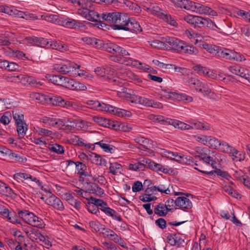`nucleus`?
<instances>
[{
  "instance_id": "obj_50",
  "label": "nucleus",
  "mask_w": 250,
  "mask_h": 250,
  "mask_svg": "<svg viewBox=\"0 0 250 250\" xmlns=\"http://www.w3.org/2000/svg\"><path fill=\"white\" fill-rule=\"evenodd\" d=\"M100 208L102 211L104 212L106 215H109L111 217H113V215L116 213V211L114 209H113L108 207V205H107V204L106 202L105 206L102 205L101 208Z\"/></svg>"
},
{
  "instance_id": "obj_3",
  "label": "nucleus",
  "mask_w": 250,
  "mask_h": 250,
  "mask_svg": "<svg viewBox=\"0 0 250 250\" xmlns=\"http://www.w3.org/2000/svg\"><path fill=\"white\" fill-rule=\"evenodd\" d=\"M80 66L73 62L66 61L60 64H55L53 65V69L62 74L65 75L73 72L77 68L79 69Z\"/></svg>"
},
{
  "instance_id": "obj_62",
  "label": "nucleus",
  "mask_w": 250,
  "mask_h": 250,
  "mask_svg": "<svg viewBox=\"0 0 250 250\" xmlns=\"http://www.w3.org/2000/svg\"><path fill=\"white\" fill-rule=\"evenodd\" d=\"M203 47L210 53H216L219 49L218 47L215 46V47H212L207 43L203 44Z\"/></svg>"
},
{
  "instance_id": "obj_57",
  "label": "nucleus",
  "mask_w": 250,
  "mask_h": 250,
  "mask_svg": "<svg viewBox=\"0 0 250 250\" xmlns=\"http://www.w3.org/2000/svg\"><path fill=\"white\" fill-rule=\"evenodd\" d=\"M204 20H205V18L200 16H195L194 27H204Z\"/></svg>"
},
{
  "instance_id": "obj_21",
  "label": "nucleus",
  "mask_w": 250,
  "mask_h": 250,
  "mask_svg": "<svg viewBox=\"0 0 250 250\" xmlns=\"http://www.w3.org/2000/svg\"><path fill=\"white\" fill-rule=\"evenodd\" d=\"M107 80L108 82L113 86V88L115 89L117 88L118 87L122 86L123 83L122 80L113 73L107 76Z\"/></svg>"
},
{
  "instance_id": "obj_7",
  "label": "nucleus",
  "mask_w": 250,
  "mask_h": 250,
  "mask_svg": "<svg viewBox=\"0 0 250 250\" xmlns=\"http://www.w3.org/2000/svg\"><path fill=\"white\" fill-rule=\"evenodd\" d=\"M64 87L72 90H85L86 89V87L83 83L68 77Z\"/></svg>"
},
{
  "instance_id": "obj_15",
  "label": "nucleus",
  "mask_w": 250,
  "mask_h": 250,
  "mask_svg": "<svg viewBox=\"0 0 250 250\" xmlns=\"http://www.w3.org/2000/svg\"><path fill=\"white\" fill-rule=\"evenodd\" d=\"M120 13L118 12H106L102 14V18L108 23L115 24L116 23L118 18L120 16Z\"/></svg>"
},
{
  "instance_id": "obj_30",
  "label": "nucleus",
  "mask_w": 250,
  "mask_h": 250,
  "mask_svg": "<svg viewBox=\"0 0 250 250\" xmlns=\"http://www.w3.org/2000/svg\"><path fill=\"white\" fill-rule=\"evenodd\" d=\"M91 157L94 164L102 166H105L107 164L106 160L98 154L92 153Z\"/></svg>"
},
{
  "instance_id": "obj_35",
  "label": "nucleus",
  "mask_w": 250,
  "mask_h": 250,
  "mask_svg": "<svg viewBox=\"0 0 250 250\" xmlns=\"http://www.w3.org/2000/svg\"><path fill=\"white\" fill-rule=\"evenodd\" d=\"M47 147L49 150L58 154H63L64 151L63 147L61 145L57 144L49 145Z\"/></svg>"
},
{
  "instance_id": "obj_60",
  "label": "nucleus",
  "mask_w": 250,
  "mask_h": 250,
  "mask_svg": "<svg viewBox=\"0 0 250 250\" xmlns=\"http://www.w3.org/2000/svg\"><path fill=\"white\" fill-rule=\"evenodd\" d=\"M141 164V168L143 170L145 169L146 167H148L149 168V165L151 163L152 161H151L148 158H142L140 159Z\"/></svg>"
},
{
  "instance_id": "obj_54",
  "label": "nucleus",
  "mask_w": 250,
  "mask_h": 250,
  "mask_svg": "<svg viewBox=\"0 0 250 250\" xmlns=\"http://www.w3.org/2000/svg\"><path fill=\"white\" fill-rule=\"evenodd\" d=\"M147 10H149L153 14H155L158 16H161L162 17L164 16V15L162 12V10L157 5L151 6L150 7L147 8Z\"/></svg>"
},
{
  "instance_id": "obj_61",
  "label": "nucleus",
  "mask_w": 250,
  "mask_h": 250,
  "mask_svg": "<svg viewBox=\"0 0 250 250\" xmlns=\"http://www.w3.org/2000/svg\"><path fill=\"white\" fill-rule=\"evenodd\" d=\"M103 225L98 222L90 221L89 222L90 227L97 232L101 231V229Z\"/></svg>"
},
{
  "instance_id": "obj_44",
  "label": "nucleus",
  "mask_w": 250,
  "mask_h": 250,
  "mask_svg": "<svg viewBox=\"0 0 250 250\" xmlns=\"http://www.w3.org/2000/svg\"><path fill=\"white\" fill-rule=\"evenodd\" d=\"M195 71L200 75H205L209 76V69L206 67L201 66L200 65H196L193 67Z\"/></svg>"
},
{
  "instance_id": "obj_46",
  "label": "nucleus",
  "mask_w": 250,
  "mask_h": 250,
  "mask_svg": "<svg viewBox=\"0 0 250 250\" xmlns=\"http://www.w3.org/2000/svg\"><path fill=\"white\" fill-rule=\"evenodd\" d=\"M214 173H216L218 176H219L222 178H225L228 180H229V179L230 178V175L227 172L222 171L220 169H217L216 170L210 171H209V173H208L209 175H212Z\"/></svg>"
},
{
  "instance_id": "obj_39",
  "label": "nucleus",
  "mask_w": 250,
  "mask_h": 250,
  "mask_svg": "<svg viewBox=\"0 0 250 250\" xmlns=\"http://www.w3.org/2000/svg\"><path fill=\"white\" fill-rule=\"evenodd\" d=\"M95 144L100 146V147L102 148L105 152H110L112 153L114 152L115 149V146L112 145L104 143L103 141L96 143Z\"/></svg>"
},
{
  "instance_id": "obj_34",
  "label": "nucleus",
  "mask_w": 250,
  "mask_h": 250,
  "mask_svg": "<svg viewBox=\"0 0 250 250\" xmlns=\"http://www.w3.org/2000/svg\"><path fill=\"white\" fill-rule=\"evenodd\" d=\"M17 125V131L18 134L20 138H23L25 135L27 130V125L25 122Z\"/></svg>"
},
{
  "instance_id": "obj_6",
  "label": "nucleus",
  "mask_w": 250,
  "mask_h": 250,
  "mask_svg": "<svg viewBox=\"0 0 250 250\" xmlns=\"http://www.w3.org/2000/svg\"><path fill=\"white\" fill-rule=\"evenodd\" d=\"M54 124L58 125L61 128L67 130H72L76 125L74 120L69 118L59 119L57 122H55Z\"/></svg>"
},
{
  "instance_id": "obj_45",
  "label": "nucleus",
  "mask_w": 250,
  "mask_h": 250,
  "mask_svg": "<svg viewBox=\"0 0 250 250\" xmlns=\"http://www.w3.org/2000/svg\"><path fill=\"white\" fill-rule=\"evenodd\" d=\"M162 40H163L165 43L168 44L170 45L169 47L173 49L174 46H175L179 40L173 37H166L163 38Z\"/></svg>"
},
{
  "instance_id": "obj_41",
  "label": "nucleus",
  "mask_w": 250,
  "mask_h": 250,
  "mask_svg": "<svg viewBox=\"0 0 250 250\" xmlns=\"http://www.w3.org/2000/svg\"><path fill=\"white\" fill-rule=\"evenodd\" d=\"M193 127L194 129L208 130L210 129L211 126L208 123L196 122L193 123Z\"/></svg>"
},
{
  "instance_id": "obj_10",
  "label": "nucleus",
  "mask_w": 250,
  "mask_h": 250,
  "mask_svg": "<svg viewBox=\"0 0 250 250\" xmlns=\"http://www.w3.org/2000/svg\"><path fill=\"white\" fill-rule=\"evenodd\" d=\"M0 214L12 223L21 224L20 220L17 218V215L14 212H10L9 210L4 206L0 210Z\"/></svg>"
},
{
  "instance_id": "obj_52",
  "label": "nucleus",
  "mask_w": 250,
  "mask_h": 250,
  "mask_svg": "<svg viewBox=\"0 0 250 250\" xmlns=\"http://www.w3.org/2000/svg\"><path fill=\"white\" fill-rule=\"evenodd\" d=\"M185 3H186V4H185V9L195 12V10L196 9V4H197V3H196L194 1H191V0H186V1H185Z\"/></svg>"
},
{
  "instance_id": "obj_2",
  "label": "nucleus",
  "mask_w": 250,
  "mask_h": 250,
  "mask_svg": "<svg viewBox=\"0 0 250 250\" xmlns=\"http://www.w3.org/2000/svg\"><path fill=\"white\" fill-rule=\"evenodd\" d=\"M213 153L208 148H203L198 149L197 151V154L195 155V157L199 159L204 163L208 165H210L213 168H216V162L213 158L211 156Z\"/></svg>"
},
{
  "instance_id": "obj_31",
  "label": "nucleus",
  "mask_w": 250,
  "mask_h": 250,
  "mask_svg": "<svg viewBox=\"0 0 250 250\" xmlns=\"http://www.w3.org/2000/svg\"><path fill=\"white\" fill-rule=\"evenodd\" d=\"M149 168L153 170L161 171L165 173H167L169 172V169L167 167L164 168L161 165L156 163L153 161H152L151 163L149 165Z\"/></svg>"
},
{
  "instance_id": "obj_49",
  "label": "nucleus",
  "mask_w": 250,
  "mask_h": 250,
  "mask_svg": "<svg viewBox=\"0 0 250 250\" xmlns=\"http://www.w3.org/2000/svg\"><path fill=\"white\" fill-rule=\"evenodd\" d=\"M198 49L194 46L188 45L186 43L184 49L182 53H187L190 55H195L198 53Z\"/></svg>"
},
{
  "instance_id": "obj_12",
  "label": "nucleus",
  "mask_w": 250,
  "mask_h": 250,
  "mask_svg": "<svg viewBox=\"0 0 250 250\" xmlns=\"http://www.w3.org/2000/svg\"><path fill=\"white\" fill-rule=\"evenodd\" d=\"M176 206L180 208L185 210L190 209L192 207V204L190 200L185 197H178L176 199Z\"/></svg>"
},
{
  "instance_id": "obj_32",
  "label": "nucleus",
  "mask_w": 250,
  "mask_h": 250,
  "mask_svg": "<svg viewBox=\"0 0 250 250\" xmlns=\"http://www.w3.org/2000/svg\"><path fill=\"white\" fill-rule=\"evenodd\" d=\"M153 189L155 191L157 190L162 193H165L166 194H170V191L167 186V183L166 182H163L162 184L157 186H153Z\"/></svg>"
},
{
  "instance_id": "obj_4",
  "label": "nucleus",
  "mask_w": 250,
  "mask_h": 250,
  "mask_svg": "<svg viewBox=\"0 0 250 250\" xmlns=\"http://www.w3.org/2000/svg\"><path fill=\"white\" fill-rule=\"evenodd\" d=\"M130 101L132 103L143 104L147 106H151L155 108H161L163 105L159 102H155L153 100H149L146 98L139 96L134 95L130 98Z\"/></svg>"
},
{
  "instance_id": "obj_47",
  "label": "nucleus",
  "mask_w": 250,
  "mask_h": 250,
  "mask_svg": "<svg viewBox=\"0 0 250 250\" xmlns=\"http://www.w3.org/2000/svg\"><path fill=\"white\" fill-rule=\"evenodd\" d=\"M119 62L129 66H136L137 65L138 62L139 64H142L141 62H139L137 61H133L131 58L126 57L125 56L123 57L122 61Z\"/></svg>"
},
{
  "instance_id": "obj_51",
  "label": "nucleus",
  "mask_w": 250,
  "mask_h": 250,
  "mask_svg": "<svg viewBox=\"0 0 250 250\" xmlns=\"http://www.w3.org/2000/svg\"><path fill=\"white\" fill-rule=\"evenodd\" d=\"M154 121L157 122L158 123H161L164 125H169L168 124V120H171V119H169L168 118H166L164 116L161 115H155L153 116V119Z\"/></svg>"
},
{
  "instance_id": "obj_13",
  "label": "nucleus",
  "mask_w": 250,
  "mask_h": 250,
  "mask_svg": "<svg viewBox=\"0 0 250 250\" xmlns=\"http://www.w3.org/2000/svg\"><path fill=\"white\" fill-rule=\"evenodd\" d=\"M196 5L195 12L196 13L200 14L208 15L212 16H217V12L212 10L210 8L199 3H197Z\"/></svg>"
},
{
  "instance_id": "obj_19",
  "label": "nucleus",
  "mask_w": 250,
  "mask_h": 250,
  "mask_svg": "<svg viewBox=\"0 0 250 250\" xmlns=\"http://www.w3.org/2000/svg\"><path fill=\"white\" fill-rule=\"evenodd\" d=\"M59 25L73 29H76L77 27H79L77 21L68 18L65 19L62 18L61 22L59 23Z\"/></svg>"
},
{
  "instance_id": "obj_43",
  "label": "nucleus",
  "mask_w": 250,
  "mask_h": 250,
  "mask_svg": "<svg viewBox=\"0 0 250 250\" xmlns=\"http://www.w3.org/2000/svg\"><path fill=\"white\" fill-rule=\"evenodd\" d=\"M91 204L94 205L96 207L101 208L102 205H106V202L102 199H98L92 196H90L89 198H86Z\"/></svg>"
},
{
  "instance_id": "obj_25",
  "label": "nucleus",
  "mask_w": 250,
  "mask_h": 250,
  "mask_svg": "<svg viewBox=\"0 0 250 250\" xmlns=\"http://www.w3.org/2000/svg\"><path fill=\"white\" fill-rule=\"evenodd\" d=\"M75 165L77 167L78 174H79L80 178H82V176H90V175H89L88 172L85 171V170L86 169V166L85 164L80 162H77L75 163Z\"/></svg>"
},
{
  "instance_id": "obj_16",
  "label": "nucleus",
  "mask_w": 250,
  "mask_h": 250,
  "mask_svg": "<svg viewBox=\"0 0 250 250\" xmlns=\"http://www.w3.org/2000/svg\"><path fill=\"white\" fill-rule=\"evenodd\" d=\"M123 30L129 31L132 32H140L142 31V29L135 20L130 19L129 21L126 24L125 27L123 28Z\"/></svg>"
},
{
  "instance_id": "obj_33",
  "label": "nucleus",
  "mask_w": 250,
  "mask_h": 250,
  "mask_svg": "<svg viewBox=\"0 0 250 250\" xmlns=\"http://www.w3.org/2000/svg\"><path fill=\"white\" fill-rule=\"evenodd\" d=\"M111 71V68L109 67L106 68L98 67L95 69V73L101 77H104L106 75H109Z\"/></svg>"
},
{
  "instance_id": "obj_36",
  "label": "nucleus",
  "mask_w": 250,
  "mask_h": 250,
  "mask_svg": "<svg viewBox=\"0 0 250 250\" xmlns=\"http://www.w3.org/2000/svg\"><path fill=\"white\" fill-rule=\"evenodd\" d=\"M33 217V218L32 220L30 221L31 226L39 228H42L44 227V224L43 220L42 219L35 216L34 214Z\"/></svg>"
},
{
  "instance_id": "obj_20",
  "label": "nucleus",
  "mask_w": 250,
  "mask_h": 250,
  "mask_svg": "<svg viewBox=\"0 0 250 250\" xmlns=\"http://www.w3.org/2000/svg\"><path fill=\"white\" fill-rule=\"evenodd\" d=\"M172 208L167 209L165 204L160 203L157 205L154 209V213L159 216H165L168 211H171Z\"/></svg>"
},
{
  "instance_id": "obj_48",
  "label": "nucleus",
  "mask_w": 250,
  "mask_h": 250,
  "mask_svg": "<svg viewBox=\"0 0 250 250\" xmlns=\"http://www.w3.org/2000/svg\"><path fill=\"white\" fill-rule=\"evenodd\" d=\"M30 98L37 101L39 103H42L46 100V95L39 93H33L30 94Z\"/></svg>"
},
{
  "instance_id": "obj_18",
  "label": "nucleus",
  "mask_w": 250,
  "mask_h": 250,
  "mask_svg": "<svg viewBox=\"0 0 250 250\" xmlns=\"http://www.w3.org/2000/svg\"><path fill=\"white\" fill-rule=\"evenodd\" d=\"M168 124L173 125L175 127H177L182 130H188L194 128L193 124L190 125L184 122L172 119L168 120Z\"/></svg>"
},
{
  "instance_id": "obj_58",
  "label": "nucleus",
  "mask_w": 250,
  "mask_h": 250,
  "mask_svg": "<svg viewBox=\"0 0 250 250\" xmlns=\"http://www.w3.org/2000/svg\"><path fill=\"white\" fill-rule=\"evenodd\" d=\"M186 43L179 40L178 42L176 44L175 46H174L173 49L177 50L179 52L182 53L183 50L184 49Z\"/></svg>"
},
{
  "instance_id": "obj_24",
  "label": "nucleus",
  "mask_w": 250,
  "mask_h": 250,
  "mask_svg": "<svg viewBox=\"0 0 250 250\" xmlns=\"http://www.w3.org/2000/svg\"><path fill=\"white\" fill-rule=\"evenodd\" d=\"M117 56L112 57L113 60L115 62H120L123 60V57L125 56H129L130 54L124 48L118 45Z\"/></svg>"
},
{
  "instance_id": "obj_42",
  "label": "nucleus",
  "mask_w": 250,
  "mask_h": 250,
  "mask_svg": "<svg viewBox=\"0 0 250 250\" xmlns=\"http://www.w3.org/2000/svg\"><path fill=\"white\" fill-rule=\"evenodd\" d=\"M224 191L228 193L229 195L233 197L238 198L240 197V195L238 192L235 190L232 187L229 186H225L223 187Z\"/></svg>"
},
{
  "instance_id": "obj_64",
  "label": "nucleus",
  "mask_w": 250,
  "mask_h": 250,
  "mask_svg": "<svg viewBox=\"0 0 250 250\" xmlns=\"http://www.w3.org/2000/svg\"><path fill=\"white\" fill-rule=\"evenodd\" d=\"M155 224L161 229H164L166 228L167 222L164 219L160 218L155 221Z\"/></svg>"
},
{
  "instance_id": "obj_53",
  "label": "nucleus",
  "mask_w": 250,
  "mask_h": 250,
  "mask_svg": "<svg viewBox=\"0 0 250 250\" xmlns=\"http://www.w3.org/2000/svg\"><path fill=\"white\" fill-rule=\"evenodd\" d=\"M140 199L143 202H148L155 201L157 199V197L155 196H151V194H144L140 196Z\"/></svg>"
},
{
  "instance_id": "obj_8",
  "label": "nucleus",
  "mask_w": 250,
  "mask_h": 250,
  "mask_svg": "<svg viewBox=\"0 0 250 250\" xmlns=\"http://www.w3.org/2000/svg\"><path fill=\"white\" fill-rule=\"evenodd\" d=\"M93 120L101 126L112 128L114 130H118L119 129V126H117L113 121L111 122L105 118L95 116L93 117Z\"/></svg>"
},
{
  "instance_id": "obj_38",
  "label": "nucleus",
  "mask_w": 250,
  "mask_h": 250,
  "mask_svg": "<svg viewBox=\"0 0 250 250\" xmlns=\"http://www.w3.org/2000/svg\"><path fill=\"white\" fill-rule=\"evenodd\" d=\"M114 106L106 103H100L97 110L105 111L112 114V112H114Z\"/></svg>"
},
{
  "instance_id": "obj_11",
  "label": "nucleus",
  "mask_w": 250,
  "mask_h": 250,
  "mask_svg": "<svg viewBox=\"0 0 250 250\" xmlns=\"http://www.w3.org/2000/svg\"><path fill=\"white\" fill-rule=\"evenodd\" d=\"M46 78L55 84L64 87L67 77L61 75L47 74Z\"/></svg>"
},
{
  "instance_id": "obj_14",
  "label": "nucleus",
  "mask_w": 250,
  "mask_h": 250,
  "mask_svg": "<svg viewBox=\"0 0 250 250\" xmlns=\"http://www.w3.org/2000/svg\"><path fill=\"white\" fill-rule=\"evenodd\" d=\"M50 101L55 105L68 108L72 106V103L69 101H65L61 97L53 96L50 98Z\"/></svg>"
},
{
  "instance_id": "obj_22",
  "label": "nucleus",
  "mask_w": 250,
  "mask_h": 250,
  "mask_svg": "<svg viewBox=\"0 0 250 250\" xmlns=\"http://www.w3.org/2000/svg\"><path fill=\"white\" fill-rule=\"evenodd\" d=\"M122 166L121 164L117 162L110 163L109 173L114 175H118L122 174Z\"/></svg>"
},
{
  "instance_id": "obj_1",
  "label": "nucleus",
  "mask_w": 250,
  "mask_h": 250,
  "mask_svg": "<svg viewBox=\"0 0 250 250\" xmlns=\"http://www.w3.org/2000/svg\"><path fill=\"white\" fill-rule=\"evenodd\" d=\"M80 14L88 21L95 22V23L92 24L95 26H97L100 29H102L105 26V24L100 21L99 14L94 10L88 8H83L79 10Z\"/></svg>"
},
{
  "instance_id": "obj_17",
  "label": "nucleus",
  "mask_w": 250,
  "mask_h": 250,
  "mask_svg": "<svg viewBox=\"0 0 250 250\" xmlns=\"http://www.w3.org/2000/svg\"><path fill=\"white\" fill-rule=\"evenodd\" d=\"M220 150L223 152L229 154H232V156L237 157V154L239 153V151L235 149L232 146H229L227 142L222 141L219 146Z\"/></svg>"
},
{
  "instance_id": "obj_37",
  "label": "nucleus",
  "mask_w": 250,
  "mask_h": 250,
  "mask_svg": "<svg viewBox=\"0 0 250 250\" xmlns=\"http://www.w3.org/2000/svg\"><path fill=\"white\" fill-rule=\"evenodd\" d=\"M13 116L16 125L24 123V115L21 112L17 110L13 111Z\"/></svg>"
},
{
  "instance_id": "obj_27",
  "label": "nucleus",
  "mask_w": 250,
  "mask_h": 250,
  "mask_svg": "<svg viewBox=\"0 0 250 250\" xmlns=\"http://www.w3.org/2000/svg\"><path fill=\"white\" fill-rule=\"evenodd\" d=\"M0 152L4 156H8L10 159L15 158L16 161H19L21 158L20 156H18L16 154L12 152L11 150L4 146H0Z\"/></svg>"
},
{
  "instance_id": "obj_40",
  "label": "nucleus",
  "mask_w": 250,
  "mask_h": 250,
  "mask_svg": "<svg viewBox=\"0 0 250 250\" xmlns=\"http://www.w3.org/2000/svg\"><path fill=\"white\" fill-rule=\"evenodd\" d=\"M12 192V190L10 187L7 186L1 181H0V193L4 195H11Z\"/></svg>"
},
{
  "instance_id": "obj_23",
  "label": "nucleus",
  "mask_w": 250,
  "mask_h": 250,
  "mask_svg": "<svg viewBox=\"0 0 250 250\" xmlns=\"http://www.w3.org/2000/svg\"><path fill=\"white\" fill-rule=\"evenodd\" d=\"M216 55L220 57H223L227 60H231L234 57V52L227 49H219L216 53Z\"/></svg>"
},
{
  "instance_id": "obj_5",
  "label": "nucleus",
  "mask_w": 250,
  "mask_h": 250,
  "mask_svg": "<svg viewBox=\"0 0 250 250\" xmlns=\"http://www.w3.org/2000/svg\"><path fill=\"white\" fill-rule=\"evenodd\" d=\"M45 203L52 206L56 209L62 211L64 209V206L61 200L51 192H49V195L45 200Z\"/></svg>"
},
{
  "instance_id": "obj_59",
  "label": "nucleus",
  "mask_w": 250,
  "mask_h": 250,
  "mask_svg": "<svg viewBox=\"0 0 250 250\" xmlns=\"http://www.w3.org/2000/svg\"><path fill=\"white\" fill-rule=\"evenodd\" d=\"M22 174H23V175H22L23 180L30 179L32 181L35 182L36 183H37L39 186H41V182L40 181L39 179H37L36 177H33L29 174L25 173H22Z\"/></svg>"
},
{
  "instance_id": "obj_55",
  "label": "nucleus",
  "mask_w": 250,
  "mask_h": 250,
  "mask_svg": "<svg viewBox=\"0 0 250 250\" xmlns=\"http://www.w3.org/2000/svg\"><path fill=\"white\" fill-rule=\"evenodd\" d=\"M199 91L205 95H208L211 92V90L207 84L202 82L201 87H199Z\"/></svg>"
},
{
  "instance_id": "obj_56",
  "label": "nucleus",
  "mask_w": 250,
  "mask_h": 250,
  "mask_svg": "<svg viewBox=\"0 0 250 250\" xmlns=\"http://www.w3.org/2000/svg\"><path fill=\"white\" fill-rule=\"evenodd\" d=\"M86 208L88 211L92 214H96L99 212V208L96 207L94 205L91 204L89 202H88L87 204L86 205Z\"/></svg>"
},
{
  "instance_id": "obj_9",
  "label": "nucleus",
  "mask_w": 250,
  "mask_h": 250,
  "mask_svg": "<svg viewBox=\"0 0 250 250\" xmlns=\"http://www.w3.org/2000/svg\"><path fill=\"white\" fill-rule=\"evenodd\" d=\"M129 19L126 14L120 13V16L118 18L116 23L112 25V28L115 30H123L129 21Z\"/></svg>"
},
{
  "instance_id": "obj_26",
  "label": "nucleus",
  "mask_w": 250,
  "mask_h": 250,
  "mask_svg": "<svg viewBox=\"0 0 250 250\" xmlns=\"http://www.w3.org/2000/svg\"><path fill=\"white\" fill-rule=\"evenodd\" d=\"M42 19L51 22L59 25V23L61 22L62 18H60L58 15L54 14H46L45 15H42Z\"/></svg>"
},
{
  "instance_id": "obj_29",
  "label": "nucleus",
  "mask_w": 250,
  "mask_h": 250,
  "mask_svg": "<svg viewBox=\"0 0 250 250\" xmlns=\"http://www.w3.org/2000/svg\"><path fill=\"white\" fill-rule=\"evenodd\" d=\"M134 141L142 146L145 149H148L149 145H151L150 141L146 138L139 136L134 139Z\"/></svg>"
},
{
  "instance_id": "obj_28",
  "label": "nucleus",
  "mask_w": 250,
  "mask_h": 250,
  "mask_svg": "<svg viewBox=\"0 0 250 250\" xmlns=\"http://www.w3.org/2000/svg\"><path fill=\"white\" fill-rule=\"evenodd\" d=\"M0 12L7 14L9 15H15L18 17L23 18V13L21 11H18L17 10H13L10 9L9 7L5 6H0Z\"/></svg>"
},
{
  "instance_id": "obj_63",
  "label": "nucleus",
  "mask_w": 250,
  "mask_h": 250,
  "mask_svg": "<svg viewBox=\"0 0 250 250\" xmlns=\"http://www.w3.org/2000/svg\"><path fill=\"white\" fill-rule=\"evenodd\" d=\"M132 189L133 192H136L141 191L143 189V185L141 182L136 181L134 183Z\"/></svg>"
}]
</instances>
